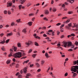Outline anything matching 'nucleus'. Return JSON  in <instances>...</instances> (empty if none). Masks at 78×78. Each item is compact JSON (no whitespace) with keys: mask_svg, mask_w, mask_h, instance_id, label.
Segmentation results:
<instances>
[{"mask_svg":"<svg viewBox=\"0 0 78 78\" xmlns=\"http://www.w3.org/2000/svg\"><path fill=\"white\" fill-rule=\"evenodd\" d=\"M17 48L16 47H13L12 49H10V51H11L9 55V57H10L11 56L13 55L15 58H20L22 57V52H16L15 54H13V49L15 51H16L17 50Z\"/></svg>","mask_w":78,"mask_h":78,"instance_id":"nucleus-1","label":"nucleus"},{"mask_svg":"<svg viewBox=\"0 0 78 78\" xmlns=\"http://www.w3.org/2000/svg\"><path fill=\"white\" fill-rule=\"evenodd\" d=\"M63 45L65 47H67V46L68 47H70L71 46V48H74V45H72L71 42H66L65 41H63Z\"/></svg>","mask_w":78,"mask_h":78,"instance_id":"nucleus-2","label":"nucleus"},{"mask_svg":"<svg viewBox=\"0 0 78 78\" xmlns=\"http://www.w3.org/2000/svg\"><path fill=\"white\" fill-rule=\"evenodd\" d=\"M71 71H73L74 72H76L78 73V66H73L71 67Z\"/></svg>","mask_w":78,"mask_h":78,"instance_id":"nucleus-3","label":"nucleus"},{"mask_svg":"<svg viewBox=\"0 0 78 78\" xmlns=\"http://www.w3.org/2000/svg\"><path fill=\"white\" fill-rule=\"evenodd\" d=\"M70 27H72V23H70L67 26H66L65 27V28L67 30H70L71 28Z\"/></svg>","mask_w":78,"mask_h":78,"instance_id":"nucleus-4","label":"nucleus"},{"mask_svg":"<svg viewBox=\"0 0 78 78\" xmlns=\"http://www.w3.org/2000/svg\"><path fill=\"white\" fill-rule=\"evenodd\" d=\"M26 45H27L28 46H29L30 45L32 44V42L31 41H28V42H26L25 43Z\"/></svg>","mask_w":78,"mask_h":78,"instance_id":"nucleus-5","label":"nucleus"},{"mask_svg":"<svg viewBox=\"0 0 78 78\" xmlns=\"http://www.w3.org/2000/svg\"><path fill=\"white\" fill-rule=\"evenodd\" d=\"M12 2H8L7 6H11L12 5Z\"/></svg>","mask_w":78,"mask_h":78,"instance_id":"nucleus-6","label":"nucleus"},{"mask_svg":"<svg viewBox=\"0 0 78 78\" xmlns=\"http://www.w3.org/2000/svg\"><path fill=\"white\" fill-rule=\"evenodd\" d=\"M12 33H9V34H6V36L7 37L11 36H12Z\"/></svg>","mask_w":78,"mask_h":78,"instance_id":"nucleus-7","label":"nucleus"},{"mask_svg":"<svg viewBox=\"0 0 78 78\" xmlns=\"http://www.w3.org/2000/svg\"><path fill=\"white\" fill-rule=\"evenodd\" d=\"M27 68L26 67L24 68L23 69V71L24 72V73H26L27 70Z\"/></svg>","mask_w":78,"mask_h":78,"instance_id":"nucleus-8","label":"nucleus"},{"mask_svg":"<svg viewBox=\"0 0 78 78\" xmlns=\"http://www.w3.org/2000/svg\"><path fill=\"white\" fill-rule=\"evenodd\" d=\"M45 56H46V57L47 58H48V53H46L45 54Z\"/></svg>","mask_w":78,"mask_h":78,"instance_id":"nucleus-9","label":"nucleus"},{"mask_svg":"<svg viewBox=\"0 0 78 78\" xmlns=\"http://www.w3.org/2000/svg\"><path fill=\"white\" fill-rule=\"evenodd\" d=\"M5 41H1V42H0V44H5Z\"/></svg>","mask_w":78,"mask_h":78,"instance_id":"nucleus-10","label":"nucleus"},{"mask_svg":"<svg viewBox=\"0 0 78 78\" xmlns=\"http://www.w3.org/2000/svg\"><path fill=\"white\" fill-rule=\"evenodd\" d=\"M17 45H18V47H21V45L20 43H18L17 44Z\"/></svg>","mask_w":78,"mask_h":78,"instance_id":"nucleus-11","label":"nucleus"},{"mask_svg":"<svg viewBox=\"0 0 78 78\" xmlns=\"http://www.w3.org/2000/svg\"><path fill=\"white\" fill-rule=\"evenodd\" d=\"M48 13H49V12H48V10H46L45 12V13L46 14H48Z\"/></svg>","mask_w":78,"mask_h":78,"instance_id":"nucleus-12","label":"nucleus"},{"mask_svg":"<svg viewBox=\"0 0 78 78\" xmlns=\"http://www.w3.org/2000/svg\"><path fill=\"white\" fill-rule=\"evenodd\" d=\"M10 61L9 60H8L7 61V62H6V63L7 64H9L10 63V62H10Z\"/></svg>","mask_w":78,"mask_h":78,"instance_id":"nucleus-13","label":"nucleus"},{"mask_svg":"<svg viewBox=\"0 0 78 78\" xmlns=\"http://www.w3.org/2000/svg\"><path fill=\"white\" fill-rule=\"evenodd\" d=\"M23 32L24 33H27V30L25 29H24L23 30Z\"/></svg>","mask_w":78,"mask_h":78,"instance_id":"nucleus-14","label":"nucleus"},{"mask_svg":"<svg viewBox=\"0 0 78 78\" xmlns=\"http://www.w3.org/2000/svg\"><path fill=\"white\" fill-rule=\"evenodd\" d=\"M28 25H29V26H31L32 25V23H31V22H29L28 23Z\"/></svg>","mask_w":78,"mask_h":78,"instance_id":"nucleus-15","label":"nucleus"},{"mask_svg":"<svg viewBox=\"0 0 78 78\" xmlns=\"http://www.w3.org/2000/svg\"><path fill=\"white\" fill-rule=\"evenodd\" d=\"M22 2H21V4H23L24 2H25V1L24 0H20Z\"/></svg>","mask_w":78,"mask_h":78,"instance_id":"nucleus-16","label":"nucleus"},{"mask_svg":"<svg viewBox=\"0 0 78 78\" xmlns=\"http://www.w3.org/2000/svg\"><path fill=\"white\" fill-rule=\"evenodd\" d=\"M37 55V54H35L33 55H32V56L34 58H35L36 56Z\"/></svg>","mask_w":78,"mask_h":78,"instance_id":"nucleus-17","label":"nucleus"},{"mask_svg":"<svg viewBox=\"0 0 78 78\" xmlns=\"http://www.w3.org/2000/svg\"><path fill=\"white\" fill-rule=\"evenodd\" d=\"M35 44V45H36L37 46H39V44H38V43H37V42H35L34 43Z\"/></svg>","mask_w":78,"mask_h":78,"instance_id":"nucleus-18","label":"nucleus"},{"mask_svg":"<svg viewBox=\"0 0 78 78\" xmlns=\"http://www.w3.org/2000/svg\"><path fill=\"white\" fill-rule=\"evenodd\" d=\"M18 78H22V75H20L18 76Z\"/></svg>","mask_w":78,"mask_h":78,"instance_id":"nucleus-19","label":"nucleus"},{"mask_svg":"<svg viewBox=\"0 0 78 78\" xmlns=\"http://www.w3.org/2000/svg\"><path fill=\"white\" fill-rule=\"evenodd\" d=\"M1 49L3 51H5V48H4V47L3 46H2V47Z\"/></svg>","mask_w":78,"mask_h":78,"instance_id":"nucleus-20","label":"nucleus"},{"mask_svg":"<svg viewBox=\"0 0 78 78\" xmlns=\"http://www.w3.org/2000/svg\"><path fill=\"white\" fill-rule=\"evenodd\" d=\"M29 62V60H28L26 61H25L24 62V63H28Z\"/></svg>","mask_w":78,"mask_h":78,"instance_id":"nucleus-21","label":"nucleus"},{"mask_svg":"<svg viewBox=\"0 0 78 78\" xmlns=\"http://www.w3.org/2000/svg\"><path fill=\"white\" fill-rule=\"evenodd\" d=\"M44 20H46V21H48V20L47 19L46 17H44Z\"/></svg>","mask_w":78,"mask_h":78,"instance_id":"nucleus-22","label":"nucleus"},{"mask_svg":"<svg viewBox=\"0 0 78 78\" xmlns=\"http://www.w3.org/2000/svg\"><path fill=\"white\" fill-rule=\"evenodd\" d=\"M75 44L76 45V46H78V42L77 41H76L75 42Z\"/></svg>","mask_w":78,"mask_h":78,"instance_id":"nucleus-23","label":"nucleus"},{"mask_svg":"<svg viewBox=\"0 0 78 78\" xmlns=\"http://www.w3.org/2000/svg\"><path fill=\"white\" fill-rule=\"evenodd\" d=\"M71 36H75V35L74 34H71Z\"/></svg>","mask_w":78,"mask_h":78,"instance_id":"nucleus-24","label":"nucleus"},{"mask_svg":"<svg viewBox=\"0 0 78 78\" xmlns=\"http://www.w3.org/2000/svg\"><path fill=\"white\" fill-rule=\"evenodd\" d=\"M53 12H55V11H56V9L54 8L53 9Z\"/></svg>","mask_w":78,"mask_h":78,"instance_id":"nucleus-25","label":"nucleus"},{"mask_svg":"<svg viewBox=\"0 0 78 78\" xmlns=\"http://www.w3.org/2000/svg\"><path fill=\"white\" fill-rule=\"evenodd\" d=\"M44 62H45V61H44L43 60L41 61V64H42V65H43V64H44Z\"/></svg>","mask_w":78,"mask_h":78,"instance_id":"nucleus-26","label":"nucleus"},{"mask_svg":"<svg viewBox=\"0 0 78 78\" xmlns=\"http://www.w3.org/2000/svg\"><path fill=\"white\" fill-rule=\"evenodd\" d=\"M61 25L60 23H58L56 24V25H57V26H59V25Z\"/></svg>","mask_w":78,"mask_h":78,"instance_id":"nucleus-27","label":"nucleus"},{"mask_svg":"<svg viewBox=\"0 0 78 78\" xmlns=\"http://www.w3.org/2000/svg\"><path fill=\"white\" fill-rule=\"evenodd\" d=\"M70 3H73V2H74V1L73 0H70Z\"/></svg>","mask_w":78,"mask_h":78,"instance_id":"nucleus-28","label":"nucleus"},{"mask_svg":"<svg viewBox=\"0 0 78 78\" xmlns=\"http://www.w3.org/2000/svg\"><path fill=\"white\" fill-rule=\"evenodd\" d=\"M57 35H59V33H60V32H59V30H58L57 32Z\"/></svg>","mask_w":78,"mask_h":78,"instance_id":"nucleus-29","label":"nucleus"},{"mask_svg":"<svg viewBox=\"0 0 78 78\" xmlns=\"http://www.w3.org/2000/svg\"><path fill=\"white\" fill-rule=\"evenodd\" d=\"M48 32L49 33H51V32H53V30H48Z\"/></svg>","mask_w":78,"mask_h":78,"instance_id":"nucleus-30","label":"nucleus"},{"mask_svg":"<svg viewBox=\"0 0 78 78\" xmlns=\"http://www.w3.org/2000/svg\"><path fill=\"white\" fill-rule=\"evenodd\" d=\"M9 39L7 40L6 41L5 43H8V42H9Z\"/></svg>","mask_w":78,"mask_h":78,"instance_id":"nucleus-31","label":"nucleus"},{"mask_svg":"<svg viewBox=\"0 0 78 78\" xmlns=\"http://www.w3.org/2000/svg\"><path fill=\"white\" fill-rule=\"evenodd\" d=\"M76 63H77L76 61H75L74 62V65H76Z\"/></svg>","mask_w":78,"mask_h":78,"instance_id":"nucleus-32","label":"nucleus"},{"mask_svg":"<svg viewBox=\"0 0 78 78\" xmlns=\"http://www.w3.org/2000/svg\"><path fill=\"white\" fill-rule=\"evenodd\" d=\"M3 35H4V34H3V33H2L0 34V36L1 37H2Z\"/></svg>","mask_w":78,"mask_h":78,"instance_id":"nucleus-33","label":"nucleus"},{"mask_svg":"<svg viewBox=\"0 0 78 78\" xmlns=\"http://www.w3.org/2000/svg\"><path fill=\"white\" fill-rule=\"evenodd\" d=\"M68 51H73V49H70L68 50Z\"/></svg>","mask_w":78,"mask_h":78,"instance_id":"nucleus-34","label":"nucleus"},{"mask_svg":"<svg viewBox=\"0 0 78 78\" xmlns=\"http://www.w3.org/2000/svg\"><path fill=\"white\" fill-rule=\"evenodd\" d=\"M70 22V20H67L65 22V23H68V22Z\"/></svg>","mask_w":78,"mask_h":78,"instance_id":"nucleus-35","label":"nucleus"},{"mask_svg":"<svg viewBox=\"0 0 78 78\" xmlns=\"http://www.w3.org/2000/svg\"><path fill=\"white\" fill-rule=\"evenodd\" d=\"M42 30H44V29L45 30H46V27H43L42 28Z\"/></svg>","mask_w":78,"mask_h":78,"instance_id":"nucleus-36","label":"nucleus"},{"mask_svg":"<svg viewBox=\"0 0 78 78\" xmlns=\"http://www.w3.org/2000/svg\"><path fill=\"white\" fill-rule=\"evenodd\" d=\"M36 66L37 67H39V63H37L36 64Z\"/></svg>","mask_w":78,"mask_h":78,"instance_id":"nucleus-37","label":"nucleus"},{"mask_svg":"<svg viewBox=\"0 0 78 78\" xmlns=\"http://www.w3.org/2000/svg\"><path fill=\"white\" fill-rule=\"evenodd\" d=\"M20 19H19L18 20H16V22H18H18H20Z\"/></svg>","mask_w":78,"mask_h":78,"instance_id":"nucleus-38","label":"nucleus"},{"mask_svg":"<svg viewBox=\"0 0 78 78\" xmlns=\"http://www.w3.org/2000/svg\"><path fill=\"white\" fill-rule=\"evenodd\" d=\"M67 75H68V73H65V76H67Z\"/></svg>","mask_w":78,"mask_h":78,"instance_id":"nucleus-39","label":"nucleus"},{"mask_svg":"<svg viewBox=\"0 0 78 78\" xmlns=\"http://www.w3.org/2000/svg\"><path fill=\"white\" fill-rule=\"evenodd\" d=\"M31 51H32V49H30L29 50V51L28 52V53H31Z\"/></svg>","mask_w":78,"mask_h":78,"instance_id":"nucleus-40","label":"nucleus"},{"mask_svg":"<svg viewBox=\"0 0 78 78\" xmlns=\"http://www.w3.org/2000/svg\"><path fill=\"white\" fill-rule=\"evenodd\" d=\"M55 32H52V36H54L55 35Z\"/></svg>","mask_w":78,"mask_h":78,"instance_id":"nucleus-41","label":"nucleus"},{"mask_svg":"<svg viewBox=\"0 0 78 78\" xmlns=\"http://www.w3.org/2000/svg\"><path fill=\"white\" fill-rule=\"evenodd\" d=\"M25 55H26V54H25V53H23L22 54V56H25Z\"/></svg>","mask_w":78,"mask_h":78,"instance_id":"nucleus-42","label":"nucleus"},{"mask_svg":"<svg viewBox=\"0 0 78 78\" xmlns=\"http://www.w3.org/2000/svg\"><path fill=\"white\" fill-rule=\"evenodd\" d=\"M33 13H30L29 15V16H33Z\"/></svg>","mask_w":78,"mask_h":78,"instance_id":"nucleus-43","label":"nucleus"},{"mask_svg":"<svg viewBox=\"0 0 78 78\" xmlns=\"http://www.w3.org/2000/svg\"><path fill=\"white\" fill-rule=\"evenodd\" d=\"M64 26V24H62L61 26L60 27L61 28H62V27H63Z\"/></svg>","mask_w":78,"mask_h":78,"instance_id":"nucleus-44","label":"nucleus"},{"mask_svg":"<svg viewBox=\"0 0 78 78\" xmlns=\"http://www.w3.org/2000/svg\"><path fill=\"white\" fill-rule=\"evenodd\" d=\"M30 75H31V74H30V73H28L27 74V76H29Z\"/></svg>","mask_w":78,"mask_h":78,"instance_id":"nucleus-45","label":"nucleus"},{"mask_svg":"<svg viewBox=\"0 0 78 78\" xmlns=\"http://www.w3.org/2000/svg\"><path fill=\"white\" fill-rule=\"evenodd\" d=\"M41 74H39L38 76H37V77L38 78H39V77H41Z\"/></svg>","mask_w":78,"mask_h":78,"instance_id":"nucleus-46","label":"nucleus"},{"mask_svg":"<svg viewBox=\"0 0 78 78\" xmlns=\"http://www.w3.org/2000/svg\"><path fill=\"white\" fill-rule=\"evenodd\" d=\"M67 17L65 16V17H64L62 18V19H67Z\"/></svg>","mask_w":78,"mask_h":78,"instance_id":"nucleus-47","label":"nucleus"},{"mask_svg":"<svg viewBox=\"0 0 78 78\" xmlns=\"http://www.w3.org/2000/svg\"><path fill=\"white\" fill-rule=\"evenodd\" d=\"M64 35H61V38H64Z\"/></svg>","mask_w":78,"mask_h":78,"instance_id":"nucleus-48","label":"nucleus"},{"mask_svg":"<svg viewBox=\"0 0 78 78\" xmlns=\"http://www.w3.org/2000/svg\"><path fill=\"white\" fill-rule=\"evenodd\" d=\"M61 32H63V31H64L63 28L61 29Z\"/></svg>","mask_w":78,"mask_h":78,"instance_id":"nucleus-49","label":"nucleus"},{"mask_svg":"<svg viewBox=\"0 0 78 78\" xmlns=\"http://www.w3.org/2000/svg\"><path fill=\"white\" fill-rule=\"evenodd\" d=\"M9 14H11V12L9 10L8 11V12Z\"/></svg>","mask_w":78,"mask_h":78,"instance_id":"nucleus-50","label":"nucleus"},{"mask_svg":"<svg viewBox=\"0 0 78 78\" xmlns=\"http://www.w3.org/2000/svg\"><path fill=\"white\" fill-rule=\"evenodd\" d=\"M53 3H54V1H53V0H51V4H53Z\"/></svg>","mask_w":78,"mask_h":78,"instance_id":"nucleus-51","label":"nucleus"},{"mask_svg":"<svg viewBox=\"0 0 78 78\" xmlns=\"http://www.w3.org/2000/svg\"><path fill=\"white\" fill-rule=\"evenodd\" d=\"M76 73H74V74H73V76H76Z\"/></svg>","mask_w":78,"mask_h":78,"instance_id":"nucleus-52","label":"nucleus"},{"mask_svg":"<svg viewBox=\"0 0 78 78\" xmlns=\"http://www.w3.org/2000/svg\"><path fill=\"white\" fill-rule=\"evenodd\" d=\"M21 7H22V5H20L19 6V9H21Z\"/></svg>","mask_w":78,"mask_h":78,"instance_id":"nucleus-53","label":"nucleus"},{"mask_svg":"<svg viewBox=\"0 0 78 78\" xmlns=\"http://www.w3.org/2000/svg\"><path fill=\"white\" fill-rule=\"evenodd\" d=\"M68 14H72V12H68Z\"/></svg>","mask_w":78,"mask_h":78,"instance_id":"nucleus-54","label":"nucleus"},{"mask_svg":"<svg viewBox=\"0 0 78 78\" xmlns=\"http://www.w3.org/2000/svg\"><path fill=\"white\" fill-rule=\"evenodd\" d=\"M4 13L5 14H7V11L5 10V11H4Z\"/></svg>","mask_w":78,"mask_h":78,"instance_id":"nucleus-55","label":"nucleus"},{"mask_svg":"<svg viewBox=\"0 0 78 78\" xmlns=\"http://www.w3.org/2000/svg\"><path fill=\"white\" fill-rule=\"evenodd\" d=\"M62 7L63 8H64V7H65V5L64 4H63L62 6Z\"/></svg>","mask_w":78,"mask_h":78,"instance_id":"nucleus-56","label":"nucleus"},{"mask_svg":"<svg viewBox=\"0 0 78 78\" xmlns=\"http://www.w3.org/2000/svg\"><path fill=\"white\" fill-rule=\"evenodd\" d=\"M43 36H44V37H47V35H46L45 34H44Z\"/></svg>","mask_w":78,"mask_h":78,"instance_id":"nucleus-57","label":"nucleus"},{"mask_svg":"<svg viewBox=\"0 0 78 78\" xmlns=\"http://www.w3.org/2000/svg\"><path fill=\"white\" fill-rule=\"evenodd\" d=\"M75 26H76V27L77 28H78V24H75Z\"/></svg>","mask_w":78,"mask_h":78,"instance_id":"nucleus-58","label":"nucleus"},{"mask_svg":"<svg viewBox=\"0 0 78 78\" xmlns=\"http://www.w3.org/2000/svg\"><path fill=\"white\" fill-rule=\"evenodd\" d=\"M67 37H68V38H69V37H71V35H68Z\"/></svg>","mask_w":78,"mask_h":78,"instance_id":"nucleus-59","label":"nucleus"},{"mask_svg":"<svg viewBox=\"0 0 78 78\" xmlns=\"http://www.w3.org/2000/svg\"><path fill=\"white\" fill-rule=\"evenodd\" d=\"M19 73H17L16 74V76H17V75H19Z\"/></svg>","mask_w":78,"mask_h":78,"instance_id":"nucleus-60","label":"nucleus"},{"mask_svg":"<svg viewBox=\"0 0 78 78\" xmlns=\"http://www.w3.org/2000/svg\"><path fill=\"white\" fill-rule=\"evenodd\" d=\"M19 64H17L16 67L17 68H18L19 67Z\"/></svg>","mask_w":78,"mask_h":78,"instance_id":"nucleus-61","label":"nucleus"},{"mask_svg":"<svg viewBox=\"0 0 78 78\" xmlns=\"http://www.w3.org/2000/svg\"><path fill=\"white\" fill-rule=\"evenodd\" d=\"M40 71H41V69H39L37 70V71L38 72H40Z\"/></svg>","mask_w":78,"mask_h":78,"instance_id":"nucleus-62","label":"nucleus"},{"mask_svg":"<svg viewBox=\"0 0 78 78\" xmlns=\"http://www.w3.org/2000/svg\"><path fill=\"white\" fill-rule=\"evenodd\" d=\"M73 28H74V27H76L75 26V24H74V26H72Z\"/></svg>","mask_w":78,"mask_h":78,"instance_id":"nucleus-63","label":"nucleus"},{"mask_svg":"<svg viewBox=\"0 0 78 78\" xmlns=\"http://www.w3.org/2000/svg\"><path fill=\"white\" fill-rule=\"evenodd\" d=\"M6 37H5L4 38H3V41H5V40L6 39Z\"/></svg>","mask_w":78,"mask_h":78,"instance_id":"nucleus-64","label":"nucleus"}]
</instances>
